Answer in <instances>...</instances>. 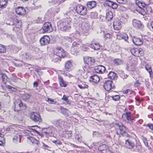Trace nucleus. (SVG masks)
<instances>
[{
	"label": "nucleus",
	"mask_w": 153,
	"mask_h": 153,
	"mask_svg": "<svg viewBox=\"0 0 153 153\" xmlns=\"http://www.w3.org/2000/svg\"><path fill=\"white\" fill-rule=\"evenodd\" d=\"M72 19L70 17H67L57 23V26L61 30L67 31L71 28L70 24Z\"/></svg>",
	"instance_id": "1"
},
{
	"label": "nucleus",
	"mask_w": 153,
	"mask_h": 153,
	"mask_svg": "<svg viewBox=\"0 0 153 153\" xmlns=\"http://www.w3.org/2000/svg\"><path fill=\"white\" fill-rule=\"evenodd\" d=\"M115 128L116 134L119 135L121 134L123 137H127L128 134L127 133V128L121 123H116L115 124Z\"/></svg>",
	"instance_id": "2"
},
{
	"label": "nucleus",
	"mask_w": 153,
	"mask_h": 153,
	"mask_svg": "<svg viewBox=\"0 0 153 153\" xmlns=\"http://www.w3.org/2000/svg\"><path fill=\"white\" fill-rule=\"evenodd\" d=\"M31 119L36 123L39 124L42 121L40 115L38 113L34 112H31L30 114Z\"/></svg>",
	"instance_id": "3"
},
{
	"label": "nucleus",
	"mask_w": 153,
	"mask_h": 153,
	"mask_svg": "<svg viewBox=\"0 0 153 153\" xmlns=\"http://www.w3.org/2000/svg\"><path fill=\"white\" fill-rule=\"evenodd\" d=\"M76 12L82 16L85 15L87 13L86 8L83 5L79 4L76 7Z\"/></svg>",
	"instance_id": "4"
},
{
	"label": "nucleus",
	"mask_w": 153,
	"mask_h": 153,
	"mask_svg": "<svg viewBox=\"0 0 153 153\" xmlns=\"http://www.w3.org/2000/svg\"><path fill=\"white\" fill-rule=\"evenodd\" d=\"M54 54L60 58H64L66 55L64 50L61 47H58L54 51Z\"/></svg>",
	"instance_id": "5"
},
{
	"label": "nucleus",
	"mask_w": 153,
	"mask_h": 153,
	"mask_svg": "<svg viewBox=\"0 0 153 153\" xmlns=\"http://www.w3.org/2000/svg\"><path fill=\"white\" fill-rule=\"evenodd\" d=\"M53 123L59 128H62L66 124L65 121L61 119L54 120Z\"/></svg>",
	"instance_id": "6"
},
{
	"label": "nucleus",
	"mask_w": 153,
	"mask_h": 153,
	"mask_svg": "<svg viewBox=\"0 0 153 153\" xmlns=\"http://www.w3.org/2000/svg\"><path fill=\"white\" fill-rule=\"evenodd\" d=\"M43 33L44 32H50L53 30L51 25L50 22H46L44 24L42 27Z\"/></svg>",
	"instance_id": "7"
},
{
	"label": "nucleus",
	"mask_w": 153,
	"mask_h": 153,
	"mask_svg": "<svg viewBox=\"0 0 153 153\" xmlns=\"http://www.w3.org/2000/svg\"><path fill=\"white\" fill-rule=\"evenodd\" d=\"M68 40L69 41L73 42L72 47L73 48L78 47L81 43V41L77 39H72L71 38L68 37Z\"/></svg>",
	"instance_id": "8"
},
{
	"label": "nucleus",
	"mask_w": 153,
	"mask_h": 153,
	"mask_svg": "<svg viewBox=\"0 0 153 153\" xmlns=\"http://www.w3.org/2000/svg\"><path fill=\"white\" fill-rule=\"evenodd\" d=\"M50 39L48 36H45L42 37L40 42L41 45H48L50 42Z\"/></svg>",
	"instance_id": "9"
},
{
	"label": "nucleus",
	"mask_w": 153,
	"mask_h": 153,
	"mask_svg": "<svg viewBox=\"0 0 153 153\" xmlns=\"http://www.w3.org/2000/svg\"><path fill=\"white\" fill-rule=\"evenodd\" d=\"M118 140L120 144L121 145H122V143L125 142L126 146L129 149L132 148L134 146V144L129 140H123L121 142V141L119 138Z\"/></svg>",
	"instance_id": "10"
},
{
	"label": "nucleus",
	"mask_w": 153,
	"mask_h": 153,
	"mask_svg": "<svg viewBox=\"0 0 153 153\" xmlns=\"http://www.w3.org/2000/svg\"><path fill=\"white\" fill-rule=\"evenodd\" d=\"M112 81L111 80H108L104 83L103 87L105 90L109 91L113 87L112 85Z\"/></svg>",
	"instance_id": "11"
},
{
	"label": "nucleus",
	"mask_w": 153,
	"mask_h": 153,
	"mask_svg": "<svg viewBox=\"0 0 153 153\" xmlns=\"http://www.w3.org/2000/svg\"><path fill=\"white\" fill-rule=\"evenodd\" d=\"M81 27L82 30L85 33H87L90 30V25L88 23L86 22H82Z\"/></svg>",
	"instance_id": "12"
},
{
	"label": "nucleus",
	"mask_w": 153,
	"mask_h": 153,
	"mask_svg": "<svg viewBox=\"0 0 153 153\" xmlns=\"http://www.w3.org/2000/svg\"><path fill=\"white\" fill-rule=\"evenodd\" d=\"M16 13L20 16H24L25 15L26 12L25 8L22 7H18L15 10Z\"/></svg>",
	"instance_id": "13"
},
{
	"label": "nucleus",
	"mask_w": 153,
	"mask_h": 153,
	"mask_svg": "<svg viewBox=\"0 0 153 153\" xmlns=\"http://www.w3.org/2000/svg\"><path fill=\"white\" fill-rule=\"evenodd\" d=\"M95 70L97 73L102 74L105 72V68L104 66L99 65L95 67Z\"/></svg>",
	"instance_id": "14"
},
{
	"label": "nucleus",
	"mask_w": 153,
	"mask_h": 153,
	"mask_svg": "<svg viewBox=\"0 0 153 153\" xmlns=\"http://www.w3.org/2000/svg\"><path fill=\"white\" fill-rule=\"evenodd\" d=\"M152 9L149 4H147L144 3V12L146 14H150L152 13Z\"/></svg>",
	"instance_id": "15"
},
{
	"label": "nucleus",
	"mask_w": 153,
	"mask_h": 153,
	"mask_svg": "<svg viewBox=\"0 0 153 153\" xmlns=\"http://www.w3.org/2000/svg\"><path fill=\"white\" fill-rule=\"evenodd\" d=\"M84 61L85 63L90 65H93L94 62V59L92 57H86L84 58Z\"/></svg>",
	"instance_id": "16"
},
{
	"label": "nucleus",
	"mask_w": 153,
	"mask_h": 153,
	"mask_svg": "<svg viewBox=\"0 0 153 153\" xmlns=\"http://www.w3.org/2000/svg\"><path fill=\"white\" fill-rule=\"evenodd\" d=\"M130 51L131 53L134 56H139V54H140V56H143L142 55H141L143 53H141L143 51L140 50H138L137 48H134L131 49L130 50Z\"/></svg>",
	"instance_id": "17"
},
{
	"label": "nucleus",
	"mask_w": 153,
	"mask_h": 153,
	"mask_svg": "<svg viewBox=\"0 0 153 153\" xmlns=\"http://www.w3.org/2000/svg\"><path fill=\"white\" fill-rule=\"evenodd\" d=\"M117 39L119 40L123 39L125 41L128 42L127 39H128V36L126 33H123L122 34L119 33L117 35Z\"/></svg>",
	"instance_id": "18"
},
{
	"label": "nucleus",
	"mask_w": 153,
	"mask_h": 153,
	"mask_svg": "<svg viewBox=\"0 0 153 153\" xmlns=\"http://www.w3.org/2000/svg\"><path fill=\"white\" fill-rule=\"evenodd\" d=\"M132 24L133 26L136 28H140L142 26V23L140 21L136 19H133L132 21Z\"/></svg>",
	"instance_id": "19"
},
{
	"label": "nucleus",
	"mask_w": 153,
	"mask_h": 153,
	"mask_svg": "<svg viewBox=\"0 0 153 153\" xmlns=\"http://www.w3.org/2000/svg\"><path fill=\"white\" fill-rule=\"evenodd\" d=\"M113 25L114 29L116 30H120L122 27L121 23L119 21H114L113 22Z\"/></svg>",
	"instance_id": "20"
},
{
	"label": "nucleus",
	"mask_w": 153,
	"mask_h": 153,
	"mask_svg": "<svg viewBox=\"0 0 153 153\" xmlns=\"http://www.w3.org/2000/svg\"><path fill=\"white\" fill-rule=\"evenodd\" d=\"M92 49L95 50H98L100 48V46L99 43H93L90 45L89 46Z\"/></svg>",
	"instance_id": "21"
},
{
	"label": "nucleus",
	"mask_w": 153,
	"mask_h": 153,
	"mask_svg": "<svg viewBox=\"0 0 153 153\" xmlns=\"http://www.w3.org/2000/svg\"><path fill=\"white\" fill-rule=\"evenodd\" d=\"M123 119H126L128 120L131 121L133 119L131 117V113L130 112H127L125 114H123L122 117Z\"/></svg>",
	"instance_id": "22"
},
{
	"label": "nucleus",
	"mask_w": 153,
	"mask_h": 153,
	"mask_svg": "<svg viewBox=\"0 0 153 153\" xmlns=\"http://www.w3.org/2000/svg\"><path fill=\"white\" fill-rule=\"evenodd\" d=\"M90 81H91L95 83H97L100 80L99 76L96 75H94L90 77Z\"/></svg>",
	"instance_id": "23"
},
{
	"label": "nucleus",
	"mask_w": 153,
	"mask_h": 153,
	"mask_svg": "<svg viewBox=\"0 0 153 153\" xmlns=\"http://www.w3.org/2000/svg\"><path fill=\"white\" fill-rule=\"evenodd\" d=\"M21 136L19 134L16 135L13 138V142L16 143L21 142Z\"/></svg>",
	"instance_id": "24"
},
{
	"label": "nucleus",
	"mask_w": 153,
	"mask_h": 153,
	"mask_svg": "<svg viewBox=\"0 0 153 153\" xmlns=\"http://www.w3.org/2000/svg\"><path fill=\"white\" fill-rule=\"evenodd\" d=\"M132 41L134 44L137 45H140L143 43V42L140 39L136 37L132 39Z\"/></svg>",
	"instance_id": "25"
},
{
	"label": "nucleus",
	"mask_w": 153,
	"mask_h": 153,
	"mask_svg": "<svg viewBox=\"0 0 153 153\" xmlns=\"http://www.w3.org/2000/svg\"><path fill=\"white\" fill-rule=\"evenodd\" d=\"M87 5L90 9L94 7L96 5V3L94 1H90L87 2Z\"/></svg>",
	"instance_id": "26"
},
{
	"label": "nucleus",
	"mask_w": 153,
	"mask_h": 153,
	"mask_svg": "<svg viewBox=\"0 0 153 153\" xmlns=\"http://www.w3.org/2000/svg\"><path fill=\"white\" fill-rule=\"evenodd\" d=\"M61 110V113L66 116H68L69 115L70 112L68 109L64 108L62 107L60 108Z\"/></svg>",
	"instance_id": "27"
},
{
	"label": "nucleus",
	"mask_w": 153,
	"mask_h": 153,
	"mask_svg": "<svg viewBox=\"0 0 153 153\" xmlns=\"http://www.w3.org/2000/svg\"><path fill=\"white\" fill-rule=\"evenodd\" d=\"M145 68L146 71L149 73L150 77L153 78V73L151 67L149 65H147L145 67Z\"/></svg>",
	"instance_id": "28"
},
{
	"label": "nucleus",
	"mask_w": 153,
	"mask_h": 153,
	"mask_svg": "<svg viewBox=\"0 0 153 153\" xmlns=\"http://www.w3.org/2000/svg\"><path fill=\"white\" fill-rule=\"evenodd\" d=\"M106 20L108 21L111 20L113 18V15L112 11H109L106 13Z\"/></svg>",
	"instance_id": "29"
},
{
	"label": "nucleus",
	"mask_w": 153,
	"mask_h": 153,
	"mask_svg": "<svg viewBox=\"0 0 153 153\" xmlns=\"http://www.w3.org/2000/svg\"><path fill=\"white\" fill-rule=\"evenodd\" d=\"M27 140H28L30 141L33 144H36L38 145L39 143V142L38 140L36 139L33 137H27Z\"/></svg>",
	"instance_id": "30"
},
{
	"label": "nucleus",
	"mask_w": 153,
	"mask_h": 153,
	"mask_svg": "<svg viewBox=\"0 0 153 153\" xmlns=\"http://www.w3.org/2000/svg\"><path fill=\"white\" fill-rule=\"evenodd\" d=\"M59 83L60 86L61 87H66L67 85L65 82L63 80L62 78V77L59 76L58 77Z\"/></svg>",
	"instance_id": "31"
},
{
	"label": "nucleus",
	"mask_w": 153,
	"mask_h": 153,
	"mask_svg": "<svg viewBox=\"0 0 153 153\" xmlns=\"http://www.w3.org/2000/svg\"><path fill=\"white\" fill-rule=\"evenodd\" d=\"M72 65L70 61H68L65 65V68L67 71H69L71 70Z\"/></svg>",
	"instance_id": "32"
},
{
	"label": "nucleus",
	"mask_w": 153,
	"mask_h": 153,
	"mask_svg": "<svg viewBox=\"0 0 153 153\" xmlns=\"http://www.w3.org/2000/svg\"><path fill=\"white\" fill-rule=\"evenodd\" d=\"M18 101L19 103H17V102H14V104L16 106L17 104L20 108L22 107V109H25L26 107V105L25 104H23L21 100H19Z\"/></svg>",
	"instance_id": "33"
},
{
	"label": "nucleus",
	"mask_w": 153,
	"mask_h": 153,
	"mask_svg": "<svg viewBox=\"0 0 153 153\" xmlns=\"http://www.w3.org/2000/svg\"><path fill=\"white\" fill-rule=\"evenodd\" d=\"M108 76L109 78L111 79H115L117 77L116 74L112 71L109 72Z\"/></svg>",
	"instance_id": "34"
},
{
	"label": "nucleus",
	"mask_w": 153,
	"mask_h": 153,
	"mask_svg": "<svg viewBox=\"0 0 153 153\" xmlns=\"http://www.w3.org/2000/svg\"><path fill=\"white\" fill-rule=\"evenodd\" d=\"M0 78H1L3 82L4 83H6L8 79L7 76L5 74L3 73H1L0 74Z\"/></svg>",
	"instance_id": "35"
},
{
	"label": "nucleus",
	"mask_w": 153,
	"mask_h": 153,
	"mask_svg": "<svg viewBox=\"0 0 153 153\" xmlns=\"http://www.w3.org/2000/svg\"><path fill=\"white\" fill-rule=\"evenodd\" d=\"M7 3V0H0V8H4Z\"/></svg>",
	"instance_id": "36"
},
{
	"label": "nucleus",
	"mask_w": 153,
	"mask_h": 153,
	"mask_svg": "<svg viewBox=\"0 0 153 153\" xmlns=\"http://www.w3.org/2000/svg\"><path fill=\"white\" fill-rule=\"evenodd\" d=\"M75 139L77 140L79 142L81 143L82 142V136L80 134H76L75 135Z\"/></svg>",
	"instance_id": "37"
},
{
	"label": "nucleus",
	"mask_w": 153,
	"mask_h": 153,
	"mask_svg": "<svg viewBox=\"0 0 153 153\" xmlns=\"http://www.w3.org/2000/svg\"><path fill=\"white\" fill-rule=\"evenodd\" d=\"M46 129H47V131H45L44 133L47 135H52L53 134V130L50 127H48Z\"/></svg>",
	"instance_id": "38"
},
{
	"label": "nucleus",
	"mask_w": 153,
	"mask_h": 153,
	"mask_svg": "<svg viewBox=\"0 0 153 153\" xmlns=\"http://www.w3.org/2000/svg\"><path fill=\"white\" fill-rule=\"evenodd\" d=\"M126 69L128 71H133L134 70V68L132 65L129 64L127 65Z\"/></svg>",
	"instance_id": "39"
},
{
	"label": "nucleus",
	"mask_w": 153,
	"mask_h": 153,
	"mask_svg": "<svg viewBox=\"0 0 153 153\" xmlns=\"http://www.w3.org/2000/svg\"><path fill=\"white\" fill-rule=\"evenodd\" d=\"M6 49L5 46L0 44V53H2L6 52Z\"/></svg>",
	"instance_id": "40"
},
{
	"label": "nucleus",
	"mask_w": 153,
	"mask_h": 153,
	"mask_svg": "<svg viewBox=\"0 0 153 153\" xmlns=\"http://www.w3.org/2000/svg\"><path fill=\"white\" fill-rule=\"evenodd\" d=\"M31 95L29 94H25L22 96V98L25 100L29 99Z\"/></svg>",
	"instance_id": "41"
},
{
	"label": "nucleus",
	"mask_w": 153,
	"mask_h": 153,
	"mask_svg": "<svg viewBox=\"0 0 153 153\" xmlns=\"http://www.w3.org/2000/svg\"><path fill=\"white\" fill-rule=\"evenodd\" d=\"M91 17L93 19H96L97 18L98 14L97 12H92L91 13Z\"/></svg>",
	"instance_id": "42"
},
{
	"label": "nucleus",
	"mask_w": 153,
	"mask_h": 153,
	"mask_svg": "<svg viewBox=\"0 0 153 153\" xmlns=\"http://www.w3.org/2000/svg\"><path fill=\"white\" fill-rule=\"evenodd\" d=\"M113 100L115 101H118L119 100L120 97L118 95H115L111 96Z\"/></svg>",
	"instance_id": "43"
},
{
	"label": "nucleus",
	"mask_w": 153,
	"mask_h": 153,
	"mask_svg": "<svg viewBox=\"0 0 153 153\" xmlns=\"http://www.w3.org/2000/svg\"><path fill=\"white\" fill-rule=\"evenodd\" d=\"M78 86L81 89L87 88H88V85L85 84L82 85H78Z\"/></svg>",
	"instance_id": "44"
},
{
	"label": "nucleus",
	"mask_w": 153,
	"mask_h": 153,
	"mask_svg": "<svg viewBox=\"0 0 153 153\" xmlns=\"http://www.w3.org/2000/svg\"><path fill=\"white\" fill-rule=\"evenodd\" d=\"M114 64L117 65H120L122 62L121 60L119 59H115L114 61Z\"/></svg>",
	"instance_id": "45"
},
{
	"label": "nucleus",
	"mask_w": 153,
	"mask_h": 153,
	"mask_svg": "<svg viewBox=\"0 0 153 153\" xmlns=\"http://www.w3.org/2000/svg\"><path fill=\"white\" fill-rule=\"evenodd\" d=\"M113 2L110 0H107L105 1V4L108 6L111 7L112 4H113Z\"/></svg>",
	"instance_id": "46"
},
{
	"label": "nucleus",
	"mask_w": 153,
	"mask_h": 153,
	"mask_svg": "<svg viewBox=\"0 0 153 153\" xmlns=\"http://www.w3.org/2000/svg\"><path fill=\"white\" fill-rule=\"evenodd\" d=\"M144 126L148 127L149 128L153 130V125L152 123H149L146 125H144Z\"/></svg>",
	"instance_id": "47"
},
{
	"label": "nucleus",
	"mask_w": 153,
	"mask_h": 153,
	"mask_svg": "<svg viewBox=\"0 0 153 153\" xmlns=\"http://www.w3.org/2000/svg\"><path fill=\"white\" fill-rule=\"evenodd\" d=\"M6 87L7 88L11 90L12 91L14 92H16V89L11 86L7 85L6 86Z\"/></svg>",
	"instance_id": "48"
},
{
	"label": "nucleus",
	"mask_w": 153,
	"mask_h": 153,
	"mask_svg": "<svg viewBox=\"0 0 153 153\" xmlns=\"http://www.w3.org/2000/svg\"><path fill=\"white\" fill-rule=\"evenodd\" d=\"M118 6V4L116 3L113 2V4H112V5H111V7L113 9H116L117 8Z\"/></svg>",
	"instance_id": "49"
},
{
	"label": "nucleus",
	"mask_w": 153,
	"mask_h": 153,
	"mask_svg": "<svg viewBox=\"0 0 153 153\" xmlns=\"http://www.w3.org/2000/svg\"><path fill=\"white\" fill-rule=\"evenodd\" d=\"M47 101L51 104H55L56 103V102L50 98H48Z\"/></svg>",
	"instance_id": "50"
},
{
	"label": "nucleus",
	"mask_w": 153,
	"mask_h": 153,
	"mask_svg": "<svg viewBox=\"0 0 153 153\" xmlns=\"http://www.w3.org/2000/svg\"><path fill=\"white\" fill-rule=\"evenodd\" d=\"M106 145L105 144L100 146L98 148V150L100 151H102L104 150V149H102V148H105Z\"/></svg>",
	"instance_id": "51"
},
{
	"label": "nucleus",
	"mask_w": 153,
	"mask_h": 153,
	"mask_svg": "<svg viewBox=\"0 0 153 153\" xmlns=\"http://www.w3.org/2000/svg\"><path fill=\"white\" fill-rule=\"evenodd\" d=\"M111 37V35L109 33H107L104 35V38L105 39H110Z\"/></svg>",
	"instance_id": "52"
},
{
	"label": "nucleus",
	"mask_w": 153,
	"mask_h": 153,
	"mask_svg": "<svg viewBox=\"0 0 153 153\" xmlns=\"http://www.w3.org/2000/svg\"><path fill=\"white\" fill-rule=\"evenodd\" d=\"M138 6L139 7L140 9H143V3L142 2H140L138 3Z\"/></svg>",
	"instance_id": "53"
},
{
	"label": "nucleus",
	"mask_w": 153,
	"mask_h": 153,
	"mask_svg": "<svg viewBox=\"0 0 153 153\" xmlns=\"http://www.w3.org/2000/svg\"><path fill=\"white\" fill-rule=\"evenodd\" d=\"M131 90L130 89H127L125 91H123V92L125 94H127L129 93H131Z\"/></svg>",
	"instance_id": "54"
},
{
	"label": "nucleus",
	"mask_w": 153,
	"mask_h": 153,
	"mask_svg": "<svg viewBox=\"0 0 153 153\" xmlns=\"http://www.w3.org/2000/svg\"><path fill=\"white\" fill-rule=\"evenodd\" d=\"M33 50L36 53H38L39 51V48L37 47H34L33 48Z\"/></svg>",
	"instance_id": "55"
},
{
	"label": "nucleus",
	"mask_w": 153,
	"mask_h": 153,
	"mask_svg": "<svg viewBox=\"0 0 153 153\" xmlns=\"http://www.w3.org/2000/svg\"><path fill=\"white\" fill-rule=\"evenodd\" d=\"M100 18L102 21H105L106 20V17H105L102 15L100 16Z\"/></svg>",
	"instance_id": "56"
},
{
	"label": "nucleus",
	"mask_w": 153,
	"mask_h": 153,
	"mask_svg": "<svg viewBox=\"0 0 153 153\" xmlns=\"http://www.w3.org/2000/svg\"><path fill=\"white\" fill-rule=\"evenodd\" d=\"M53 142L55 143L56 145H60L61 144V142L59 140L53 141Z\"/></svg>",
	"instance_id": "57"
},
{
	"label": "nucleus",
	"mask_w": 153,
	"mask_h": 153,
	"mask_svg": "<svg viewBox=\"0 0 153 153\" xmlns=\"http://www.w3.org/2000/svg\"><path fill=\"white\" fill-rule=\"evenodd\" d=\"M84 68H85V66L84 67V68L82 67V68L81 69L79 70L80 72H81V73H85V69Z\"/></svg>",
	"instance_id": "58"
},
{
	"label": "nucleus",
	"mask_w": 153,
	"mask_h": 153,
	"mask_svg": "<svg viewBox=\"0 0 153 153\" xmlns=\"http://www.w3.org/2000/svg\"><path fill=\"white\" fill-rule=\"evenodd\" d=\"M117 1L119 3L123 4L126 2V0H117Z\"/></svg>",
	"instance_id": "59"
},
{
	"label": "nucleus",
	"mask_w": 153,
	"mask_h": 153,
	"mask_svg": "<svg viewBox=\"0 0 153 153\" xmlns=\"http://www.w3.org/2000/svg\"><path fill=\"white\" fill-rule=\"evenodd\" d=\"M143 9H141L139 11H138V10H137L142 15H143Z\"/></svg>",
	"instance_id": "60"
},
{
	"label": "nucleus",
	"mask_w": 153,
	"mask_h": 153,
	"mask_svg": "<svg viewBox=\"0 0 153 153\" xmlns=\"http://www.w3.org/2000/svg\"><path fill=\"white\" fill-rule=\"evenodd\" d=\"M40 69L39 68H37L35 70V71L36 72H37L38 73V74L39 75L40 74L39 73V72H40Z\"/></svg>",
	"instance_id": "61"
},
{
	"label": "nucleus",
	"mask_w": 153,
	"mask_h": 153,
	"mask_svg": "<svg viewBox=\"0 0 153 153\" xmlns=\"http://www.w3.org/2000/svg\"><path fill=\"white\" fill-rule=\"evenodd\" d=\"M68 99L67 97L65 95H64L62 98V99L65 101L67 100Z\"/></svg>",
	"instance_id": "62"
},
{
	"label": "nucleus",
	"mask_w": 153,
	"mask_h": 153,
	"mask_svg": "<svg viewBox=\"0 0 153 153\" xmlns=\"http://www.w3.org/2000/svg\"><path fill=\"white\" fill-rule=\"evenodd\" d=\"M38 83L37 82H35L33 83V87H36L38 86Z\"/></svg>",
	"instance_id": "63"
},
{
	"label": "nucleus",
	"mask_w": 153,
	"mask_h": 153,
	"mask_svg": "<svg viewBox=\"0 0 153 153\" xmlns=\"http://www.w3.org/2000/svg\"><path fill=\"white\" fill-rule=\"evenodd\" d=\"M140 83L138 82H136L134 84V86L135 87H138L140 85Z\"/></svg>",
	"instance_id": "64"
}]
</instances>
